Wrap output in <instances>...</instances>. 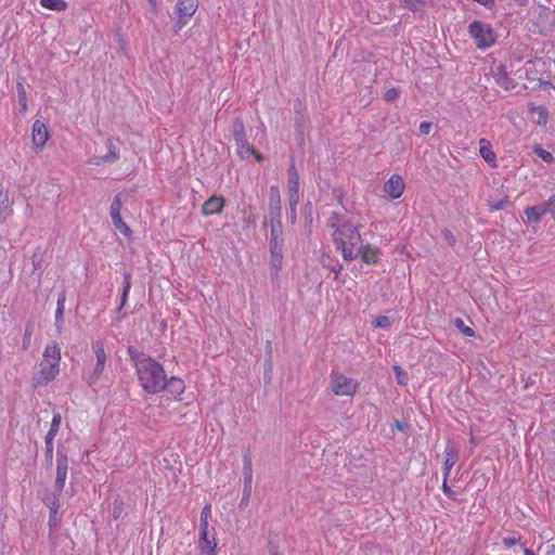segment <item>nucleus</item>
Wrapping results in <instances>:
<instances>
[{
    "mask_svg": "<svg viewBox=\"0 0 555 555\" xmlns=\"http://www.w3.org/2000/svg\"><path fill=\"white\" fill-rule=\"evenodd\" d=\"M328 227L333 229V242L336 249L341 251L346 261H351L360 256L359 247L362 245L360 224L343 221L339 214L334 212L328 219Z\"/></svg>",
    "mask_w": 555,
    "mask_h": 555,
    "instance_id": "nucleus-1",
    "label": "nucleus"
},
{
    "mask_svg": "<svg viewBox=\"0 0 555 555\" xmlns=\"http://www.w3.org/2000/svg\"><path fill=\"white\" fill-rule=\"evenodd\" d=\"M130 358L134 363L140 384L149 393H157L165 389L166 374L158 362L145 353L129 349Z\"/></svg>",
    "mask_w": 555,
    "mask_h": 555,
    "instance_id": "nucleus-2",
    "label": "nucleus"
},
{
    "mask_svg": "<svg viewBox=\"0 0 555 555\" xmlns=\"http://www.w3.org/2000/svg\"><path fill=\"white\" fill-rule=\"evenodd\" d=\"M61 361V349L56 344L46 346L43 359L39 364V372L35 377L37 385H47L59 374V364Z\"/></svg>",
    "mask_w": 555,
    "mask_h": 555,
    "instance_id": "nucleus-3",
    "label": "nucleus"
},
{
    "mask_svg": "<svg viewBox=\"0 0 555 555\" xmlns=\"http://www.w3.org/2000/svg\"><path fill=\"white\" fill-rule=\"evenodd\" d=\"M232 132L235 140L237 154L242 158H247L250 155H255L258 162L262 159V156L257 153L256 150L249 144L246 138L245 126L241 118H236L234 120Z\"/></svg>",
    "mask_w": 555,
    "mask_h": 555,
    "instance_id": "nucleus-4",
    "label": "nucleus"
},
{
    "mask_svg": "<svg viewBox=\"0 0 555 555\" xmlns=\"http://www.w3.org/2000/svg\"><path fill=\"white\" fill-rule=\"evenodd\" d=\"M468 33L475 39L479 49L490 48L496 40V34L493 28L480 21H474L468 27Z\"/></svg>",
    "mask_w": 555,
    "mask_h": 555,
    "instance_id": "nucleus-5",
    "label": "nucleus"
},
{
    "mask_svg": "<svg viewBox=\"0 0 555 555\" xmlns=\"http://www.w3.org/2000/svg\"><path fill=\"white\" fill-rule=\"evenodd\" d=\"M92 349L95 353L96 363H95L92 372H90L86 377V380L90 386L94 385L99 380L101 374L104 372L105 363L107 360V357H106V353L104 350V344L102 340H95L92 344Z\"/></svg>",
    "mask_w": 555,
    "mask_h": 555,
    "instance_id": "nucleus-6",
    "label": "nucleus"
},
{
    "mask_svg": "<svg viewBox=\"0 0 555 555\" xmlns=\"http://www.w3.org/2000/svg\"><path fill=\"white\" fill-rule=\"evenodd\" d=\"M198 8V0H178L176 4V13L178 20L176 22V31L181 30L188 23L191 16Z\"/></svg>",
    "mask_w": 555,
    "mask_h": 555,
    "instance_id": "nucleus-7",
    "label": "nucleus"
},
{
    "mask_svg": "<svg viewBox=\"0 0 555 555\" xmlns=\"http://www.w3.org/2000/svg\"><path fill=\"white\" fill-rule=\"evenodd\" d=\"M68 472V457L63 449H57L56 453V477H55V491L62 493Z\"/></svg>",
    "mask_w": 555,
    "mask_h": 555,
    "instance_id": "nucleus-8",
    "label": "nucleus"
},
{
    "mask_svg": "<svg viewBox=\"0 0 555 555\" xmlns=\"http://www.w3.org/2000/svg\"><path fill=\"white\" fill-rule=\"evenodd\" d=\"M332 389L338 396H352L357 390V383L336 372L333 374Z\"/></svg>",
    "mask_w": 555,
    "mask_h": 555,
    "instance_id": "nucleus-9",
    "label": "nucleus"
},
{
    "mask_svg": "<svg viewBox=\"0 0 555 555\" xmlns=\"http://www.w3.org/2000/svg\"><path fill=\"white\" fill-rule=\"evenodd\" d=\"M269 216L270 223H282L281 194L278 186L273 185L269 190Z\"/></svg>",
    "mask_w": 555,
    "mask_h": 555,
    "instance_id": "nucleus-10",
    "label": "nucleus"
},
{
    "mask_svg": "<svg viewBox=\"0 0 555 555\" xmlns=\"http://www.w3.org/2000/svg\"><path fill=\"white\" fill-rule=\"evenodd\" d=\"M62 422L61 414L54 413L51 427L48 434L46 435L44 442H46V461L48 464H52L53 461V440L60 429V425Z\"/></svg>",
    "mask_w": 555,
    "mask_h": 555,
    "instance_id": "nucleus-11",
    "label": "nucleus"
},
{
    "mask_svg": "<svg viewBox=\"0 0 555 555\" xmlns=\"http://www.w3.org/2000/svg\"><path fill=\"white\" fill-rule=\"evenodd\" d=\"M288 202L298 204L299 202V176L295 168L294 163L291 164L288 169Z\"/></svg>",
    "mask_w": 555,
    "mask_h": 555,
    "instance_id": "nucleus-12",
    "label": "nucleus"
},
{
    "mask_svg": "<svg viewBox=\"0 0 555 555\" xmlns=\"http://www.w3.org/2000/svg\"><path fill=\"white\" fill-rule=\"evenodd\" d=\"M49 139V131H48V127L46 126L44 122H42L41 120L37 119L34 125H33V128H31V141H33V144L37 147H42L47 140Z\"/></svg>",
    "mask_w": 555,
    "mask_h": 555,
    "instance_id": "nucleus-13",
    "label": "nucleus"
},
{
    "mask_svg": "<svg viewBox=\"0 0 555 555\" xmlns=\"http://www.w3.org/2000/svg\"><path fill=\"white\" fill-rule=\"evenodd\" d=\"M198 547L199 555H216L217 541L215 533L209 537V531L201 530Z\"/></svg>",
    "mask_w": 555,
    "mask_h": 555,
    "instance_id": "nucleus-14",
    "label": "nucleus"
},
{
    "mask_svg": "<svg viewBox=\"0 0 555 555\" xmlns=\"http://www.w3.org/2000/svg\"><path fill=\"white\" fill-rule=\"evenodd\" d=\"M384 191L391 198H399L404 191V181L401 176L393 175L391 178L385 183Z\"/></svg>",
    "mask_w": 555,
    "mask_h": 555,
    "instance_id": "nucleus-15",
    "label": "nucleus"
},
{
    "mask_svg": "<svg viewBox=\"0 0 555 555\" xmlns=\"http://www.w3.org/2000/svg\"><path fill=\"white\" fill-rule=\"evenodd\" d=\"M224 207V198L221 195H212L202 206L204 216L220 214Z\"/></svg>",
    "mask_w": 555,
    "mask_h": 555,
    "instance_id": "nucleus-16",
    "label": "nucleus"
},
{
    "mask_svg": "<svg viewBox=\"0 0 555 555\" xmlns=\"http://www.w3.org/2000/svg\"><path fill=\"white\" fill-rule=\"evenodd\" d=\"M270 224H271L270 254L278 255V251L283 250L282 223H270Z\"/></svg>",
    "mask_w": 555,
    "mask_h": 555,
    "instance_id": "nucleus-17",
    "label": "nucleus"
},
{
    "mask_svg": "<svg viewBox=\"0 0 555 555\" xmlns=\"http://www.w3.org/2000/svg\"><path fill=\"white\" fill-rule=\"evenodd\" d=\"M459 460V450L452 444L450 441L447 443L444 449V465H443V475L446 478L449 477L452 467Z\"/></svg>",
    "mask_w": 555,
    "mask_h": 555,
    "instance_id": "nucleus-18",
    "label": "nucleus"
},
{
    "mask_svg": "<svg viewBox=\"0 0 555 555\" xmlns=\"http://www.w3.org/2000/svg\"><path fill=\"white\" fill-rule=\"evenodd\" d=\"M491 73L498 86L502 87L504 90L514 88L513 81L511 78H508L504 65H496L492 68Z\"/></svg>",
    "mask_w": 555,
    "mask_h": 555,
    "instance_id": "nucleus-19",
    "label": "nucleus"
},
{
    "mask_svg": "<svg viewBox=\"0 0 555 555\" xmlns=\"http://www.w3.org/2000/svg\"><path fill=\"white\" fill-rule=\"evenodd\" d=\"M361 259L367 264H374L379 259V249L377 247H373L367 244L365 246L361 245L359 247Z\"/></svg>",
    "mask_w": 555,
    "mask_h": 555,
    "instance_id": "nucleus-20",
    "label": "nucleus"
},
{
    "mask_svg": "<svg viewBox=\"0 0 555 555\" xmlns=\"http://www.w3.org/2000/svg\"><path fill=\"white\" fill-rule=\"evenodd\" d=\"M11 214L12 208L9 193L0 185V221H4Z\"/></svg>",
    "mask_w": 555,
    "mask_h": 555,
    "instance_id": "nucleus-21",
    "label": "nucleus"
},
{
    "mask_svg": "<svg viewBox=\"0 0 555 555\" xmlns=\"http://www.w3.org/2000/svg\"><path fill=\"white\" fill-rule=\"evenodd\" d=\"M106 146L108 149V153L103 157H98L93 162L95 165H100L101 163H114L118 159V152L113 143L112 139H107Z\"/></svg>",
    "mask_w": 555,
    "mask_h": 555,
    "instance_id": "nucleus-22",
    "label": "nucleus"
},
{
    "mask_svg": "<svg viewBox=\"0 0 555 555\" xmlns=\"http://www.w3.org/2000/svg\"><path fill=\"white\" fill-rule=\"evenodd\" d=\"M525 215L527 217L528 222L530 223H538L541 218L545 215V209L542 208V206L535 205L531 207H527L525 209Z\"/></svg>",
    "mask_w": 555,
    "mask_h": 555,
    "instance_id": "nucleus-23",
    "label": "nucleus"
},
{
    "mask_svg": "<svg viewBox=\"0 0 555 555\" xmlns=\"http://www.w3.org/2000/svg\"><path fill=\"white\" fill-rule=\"evenodd\" d=\"M479 152H480L481 157L487 163H489V164L490 163H494L495 154L492 151L491 144H490V142L488 140H486V139H480L479 140Z\"/></svg>",
    "mask_w": 555,
    "mask_h": 555,
    "instance_id": "nucleus-24",
    "label": "nucleus"
},
{
    "mask_svg": "<svg viewBox=\"0 0 555 555\" xmlns=\"http://www.w3.org/2000/svg\"><path fill=\"white\" fill-rule=\"evenodd\" d=\"M243 476L244 482L246 483V488L248 491L251 489L253 482V468H251V459L248 454H244L243 457Z\"/></svg>",
    "mask_w": 555,
    "mask_h": 555,
    "instance_id": "nucleus-25",
    "label": "nucleus"
},
{
    "mask_svg": "<svg viewBox=\"0 0 555 555\" xmlns=\"http://www.w3.org/2000/svg\"><path fill=\"white\" fill-rule=\"evenodd\" d=\"M165 389H167L170 393L180 395L184 390V384L180 378H176V377H171L169 379L166 378Z\"/></svg>",
    "mask_w": 555,
    "mask_h": 555,
    "instance_id": "nucleus-26",
    "label": "nucleus"
},
{
    "mask_svg": "<svg viewBox=\"0 0 555 555\" xmlns=\"http://www.w3.org/2000/svg\"><path fill=\"white\" fill-rule=\"evenodd\" d=\"M40 5L56 12H62L67 9V2L64 0H40Z\"/></svg>",
    "mask_w": 555,
    "mask_h": 555,
    "instance_id": "nucleus-27",
    "label": "nucleus"
},
{
    "mask_svg": "<svg viewBox=\"0 0 555 555\" xmlns=\"http://www.w3.org/2000/svg\"><path fill=\"white\" fill-rule=\"evenodd\" d=\"M17 96H18V113L25 114L27 111V96H26V90L23 86V83L18 82L17 86Z\"/></svg>",
    "mask_w": 555,
    "mask_h": 555,
    "instance_id": "nucleus-28",
    "label": "nucleus"
},
{
    "mask_svg": "<svg viewBox=\"0 0 555 555\" xmlns=\"http://www.w3.org/2000/svg\"><path fill=\"white\" fill-rule=\"evenodd\" d=\"M60 494L56 491L54 493L48 494L43 502L49 507L50 511H59L60 508Z\"/></svg>",
    "mask_w": 555,
    "mask_h": 555,
    "instance_id": "nucleus-29",
    "label": "nucleus"
},
{
    "mask_svg": "<svg viewBox=\"0 0 555 555\" xmlns=\"http://www.w3.org/2000/svg\"><path fill=\"white\" fill-rule=\"evenodd\" d=\"M131 287V275L128 272L124 273V287H122V295H121V302L119 309H122L125 306L129 292Z\"/></svg>",
    "mask_w": 555,
    "mask_h": 555,
    "instance_id": "nucleus-30",
    "label": "nucleus"
},
{
    "mask_svg": "<svg viewBox=\"0 0 555 555\" xmlns=\"http://www.w3.org/2000/svg\"><path fill=\"white\" fill-rule=\"evenodd\" d=\"M122 207V193H118L111 205L109 215L112 218L120 216V209Z\"/></svg>",
    "mask_w": 555,
    "mask_h": 555,
    "instance_id": "nucleus-31",
    "label": "nucleus"
},
{
    "mask_svg": "<svg viewBox=\"0 0 555 555\" xmlns=\"http://www.w3.org/2000/svg\"><path fill=\"white\" fill-rule=\"evenodd\" d=\"M211 516L210 505L207 504L203 507L201 513V530L208 531V520Z\"/></svg>",
    "mask_w": 555,
    "mask_h": 555,
    "instance_id": "nucleus-32",
    "label": "nucleus"
},
{
    "mask_svg": "<svg viewBox=\"0 0 555 555\" xmlns=\"http://www.w3.org/2000/svg\"><path fill=\"white\" fill-rule=\"evenodd\" d=\"M65 301H66V293L63 291L59 294V297H57L55 319L63 318L64 309H65Z\"/></svg>",
    "mask_w": 555,
    "mask_h": 555,
    "instance_id": "nucleus-33",
    "label": "nucleus"
},
{
    "mask_svg": "<svg viewBox=\"0 0 555 555\" xmlns=\"http://www.w3.org/2000/svg\"><path fill=\"white\" fill-rule=\"evenodd\" d=\"M393 372L399 385L404 386L408 384L409 377L406 372L399 365L393 366Z\"/></svg>",
    "mask_w": 555,
    "mask_h": 555,
    "instance_id": "nucleus-34",
    "label": "nucleus"
},
{
    "mask_svg": "<svg viewBox=\"0 0 555 555\" xmlns=\"http://www.w3.org/2000/svg\"><path fill=\"white\" fill-rule=\"evenodd\" d=\"M112 221L117 230H119L122 234L129 235L130 234V228L122 221L121 215L112 218Z\"/></svg>",
    "mask_w": 555,
    "mask_h": 555,
    "instance_id": "nucleus-35",
    "label": "nucleus"
},
{
    "mask_svg": "<svg viewBox=\"0 0 555 555\" xmlns=\"http://www.w3.org/2000/svg\"><path fill=\"white\" fill-rule=\"evenodd\" d=\"M540 205L545 209V214H550L555 221V195L551 196L547 202Z\"/></svg>",
    "mask_w": 555,
    "mask_h": 555,
    "instance_id": "nucleus-36",
    "label": "nucleus"
},
{
    "mask_svg": "<svg viewBox=\"0 0 555 555\" xmlns=\"http://www.w3.org/2000/svg\"><path fill=\"white\" fill-rule=\"evenodd\" d=\"M33 332H34V325L28 323L25 327V333H24V338H23V349L28 348L30 340H31Z\"/></svg>",
    "mask_w": 555,
    "mask_h": 555,
    "instance_id": "nucleus-37",
    "label": "nucleus"
},
{
    "mask_svg": "<svg viewBox=\"0 0 555 555\" xmlns=\"http://www.w3.org/2000/svg\"><path fill=\"white\" fill-rule=\"evenodd\" d=\"M455 326L461 330L466 336H475V332L472 327L466 326L462 319H456L454 322Z\"/></svg>",
    "mask_w": 555,
    "mask_h": 555,
    "instance_id": "nucleus-38",
    "label": "nucleus"
},
{
    "mask_svg": "<svg viewBox=\"0 0 555 555\" xmlns=\"http://www.w3.org/2000/svg\"><path fill=\"white\" fill-rule=\"evenodd\" d=\"M282 259H283L282 251H278V255L271 254L270 264L275 271L281 269Z\"/></svg>",
    "mask_w": 555,
    "mask_h": 555,
    "instance_id": "nucleus-39",
    "label": "nucleus"
},
{
    "mask_svg": "<svg viewBox=\"0 0 555 555\" xmlns=\"http://www.w3.org/2000/svg\"><path fill=\"white\" fill-rule=\"evenodd\" d=\"M534 153H535V154H537L541 159H543V160H544V162H546V163H552V162H553V159H554V158H553V155H552L548 151H546V150H544V149H542V147H535V149H534Z\"/></svg>",
    "mask_w": 555,
    "mask_h": 555,
    "instance_id": "nucleus-40",
    "label": "nucleus"
},
{
    "mask_svg": "<svg viewBox=\"0 0 555 555\" xmlns=\"http://www.w3.org/2000/svg\"><path fill=\"white\" fill-rule=\"evenodd\" d=\"M508 204V201L507 198H503L499 202H491L489 207H490V210H501V209H504Z\"/></svg>",
    "mask_w": 555,
    "mask_h": 555,
    "instance_id": "nucleus-41",
    "label": "nucleus"
},
{
    "mask_svg": "<svg viewBox=\"0 0 555 555\" xmlns=\"http://www.w3.org/2000/svg\"><path fill=\"white\" fill-rule=\"evenodd\" d=\"M442 236H443L444 241L448 243V245H450V246L455 245V243H456L455 236L453 235V233L450 230L444 229L442 231Z\"/></svg>",
    "mask_w": 555,
    "mask_h": 555,
    "instance_id": "nucleus-42",
    "label": "nucleus"
},
{
    "mask_svg": "<svg viewBox=\"0 0 555 555\" xmlns=\"http://www.w3.org/2000/svg\"><path fill=\"white\" fill-rule=\"evenodd\" d=\"M390 324L389 322V319L387 317H378L376 320H375V326L376 327H382V328H386L388 327Z\"/></svg>",
    "mask_w": 555,
    "mask_h": 555,
    "instance_id": "nucleus-43",
    "label": "nucleus"
},
{
    "mask_svg": "<svg viewBox=\"0 0 555 555\" xmlns=\"http://www.w3.org/2000/svg\"><path fill=\"white\" fill-rule=\"evenodd\" d=\"M520 542V539L515 537H506L503 539V544L505 547H512Z\"/></svg>",
    "mask_w": 555,
    "mask_h": 555,
    "instance_id": "nucleus-44",
    "label": "nucleus"
},
{
    "mask_svg": "<svg viewBox=\"0 0 555 555\" xmlns=\"http://www.w3.org/2000/svg\"><path fill=\"white\" fill-rule=\"evenodd\" d=\"M398 94H399V92L397 89H395V88L389 89L385 93V100L388 102L393 101L395 99H397Z\"/></svg>",
    "mask_w": 555,
    "mask_h": 555,
    "instance_id": "nucleus-45",
    "label": "nucleus"
},
{
    "mask_svg": "<svg viewBox=\"0 0 555 555\" xmlns=\"http://www.w3.org/2000/svg\"><path fill=\"white\" fill-rule=\"evenodd\" d=\"M288 204H289V221L292 224H294L297 219V215H296L297 204L293 205L292 202H288Z\"/></svg>",
    "mask_w": 555,
    "mask_h": 555,
    "instance_id": "nucleus-46",
    "label": "nucleus"
},
{
    "mask_svg": "<svg viewBox=\"0 0 555 555\" xmlns=\"http://www.w3.org/2000/svg\"><path fill=\"white\" fill-rule=\"evenodd\" d=\"M122 514V506L121 503L115 502L112 515L115 519H118Z\"/></svg>",
    "mask_w": 555,
    "mask_h": 555,
    "instance_id": "nucleus-47",
    "label": "nucleus"
},
{
    "mask_svg": "<svg viewBox=\"0 0 555 555\" xmlns=\"http://www.w3.org/2000/svg\"><path fill=\"white\" fill-rule=\"evenodd\" d=\"M59 511H50V518H49V525L50 527H55L59 524V517H57Z\"/></svg>",
    "mask_w": 555,
    "mask_h": 555,
    "instance_id": "nucleus-48",
    "label": "nucleus"
},
{
    "mask_svg": "<svg viewBox=\"0 0 555 555\" xmlns=\"http://www.w3.org/2000/svg\"><path fill=\"white\" fill-rule=\"evenodd\" d=\"M430 129H431V122H428V121L421 122V125H420L421 133L427 134V133H429Z\"/></svg>",
    "mask_w": 555,
    "mask_h": 555,
    "instance_id": "nucleus-49",
    "label": "nucleus"
},
{
    "mask_svg": "<svg viewBox=\"0 0 555 555\" xmlns=\"http://www.w3.org/2000/svg\"><path fill=\"white\" fill-rule=\"evenodd\" d=\"M545 555H555V543H547L545 545Z\"/></svg>",
    "mask_w": 555,
    "mask_h": 555,
    "instance_id": "nucleus-50",
    "label": "nucleus"
},
{
    "mask_svg": "<svg viewBox=\"0 0 555 555\" xmlns=\"http://www.w3.org/2000/svg\"><path fill=\"white\" fill-rule=\"evenodd\" d=\"M447 479H448V478H446V477H444V481H443V485H442V490H443V492H444L448 496L452 498L453 492H452L451 488L447 485Z\"/></svg>",
    "mask_w": 555,
    "mask_h": 555,
    "instance_id": "nucleus-51",
    "label": "nucleus"
},
{
    "mask_svg": "<svg viewBox=\"0 0 555 555\" xmlns=\"http://www.w3.org/2000/svg\"><path fill=\"white\" fill-rule=\"evenodd\" d=\"M395 427L398 429V430H404L405 427H406V424L403 423V422H400V421H396L395 423Z\"/></svg>",
    "mask_w": 555,
    "mask_h": 555,
    "instance_id": "nucleus-52",
    "label": "nucleus"
},
{
    "mask_svg": "<svg viewBox=\"0 0 555 555\" xmlns=\"http://www.w3.org/2000/svg\"><path fill=\"white\" fill-rule=\"evenodd\" d=\"M63 318L61 319H55V326H56V330L57 332L60 333L62 331V327H63Z\"/></svg>",
    "mask_w": 555,
    "mask_h": 555,
    "instance_id": "nucleus-53",
    "label": "nucleus"
},
{
    "mask_svg": "<svg viewBox=\"0 0 555 555\" xmlns=\"http://www.w3.org/2000/svg\"><path fill=\"white\" fill-rule=\"evenodd\" d=\"M250 492H251V489L248 491V488H246V483L244 482V492H243L244 498H243V500H247L249 498V495H250Z\"/></svg>",
    "mask_w": 555,
    "mask_h": 555,
    "instance_id": "nucleus-54",
    "label": "nucleus"
},
{
    "mask_svg": "<svg viewBox=\"0 0 555 555\" xmlns=\"http://www.w3.org/2000/svg\"><path fill=\"white\" fill-rule=\"evenodd\" d=\"M341 268H343L341 266H339L338 269L333 268V271L335 272V279L338 278V273L340 272Z\"/></svg>",
    "mask_w": 555,
    "mask_h": 555,
    "instance_id": "nucleus-55",
    "label": "nucleus"
},
{
    "mask_svg": "<svg viewBox=\"0 0 555 555\" xmlns=\"http://www.w3.org/2000/svg\"><path fill=\"white\" fill-rule=\"evenodd\" d=\"M524 555H534V553L529 548H525Z\"/></svg>",
    "mask_w": 555,
    "mask_h": 555,
    "instance_id": "nucleus-56",
    "label": "nucleus"
},
{
    "mask_svg": "<svg viewBox=\"0 0 555 555\" xmlns=\"http://www.w3.org/2000/svg\"><path fill=\"white\" fill-rule=\"evenodd\" d=\"M152 9H156V0H149Z\"/></svg>",
    "mask_w": 555,
    "mask_h": 555,
    "instance_id": "nucleus-57",
    "label": "nucleus"
},
{
    "mask_svg": "<svg viewBox=\"0 0 555 555\" xmlns=\"http://www.w3.org/2000/svg\"><path fill=\"white\" fill-rule=\"evenodd\" d=\"M33 263L35 266V269H37L39 263H38V261H36V257L35 256L33 257Z\"/></svg>",
    "mask_w": 555,
    "mask_h": 555,
    "instance_id": "nucleus-58",
    "label": "nucleus"
},
{
    "mask_svg": "<svg viewBox=\"0 0 555 555\" xmlns=\"http://www.w3.org/2000/svg\"><path fill=\"white\" fill-rule=\"evenodd\" d=\"M267 348H268L269 350H271V343H270V341H267Z\"/></svg>",
    "mask_w": 555,
    "mask_h": 555,
    "instance_id": "nucleus-59",
    "label": "nucleus"
},
{
    "mask_svg": "<svg viewBox=\"0 0 555 555\" xmlns=\"http://www.w3.org/2000/svg\"><path fill=\"white\" fill-rule=\"evenodd\" d=\"M271 555H278L276 553H271Z\"/></svg>",
    "mask_w": 555,
    "mask_h": 555,
    "instance_id": "nucleus-60",
    "label": "nucleus"
}]
</instances>
